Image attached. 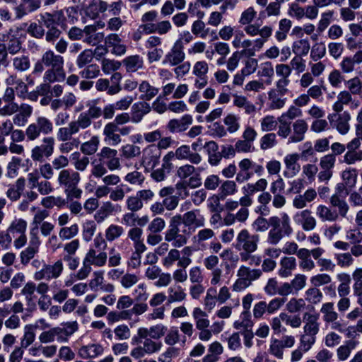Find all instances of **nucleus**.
<instances>
[{
    "label": "nucleus",
    "instance_id": "obj_8",
    "mask_svg": "<svg viewBox=\"0 0 362 362\" xmlns=\"http://www.w3.org/2000/svg\"><path fill=\"white\" fill-rule=\"evenodd\" d=\"M53 129L54 125L49 119L45 116H39L35 122L27 127L25 134L28 141H35L40 137L41 134H49Z\"/></svg>",
    "mask_w": 362,
    "mask_h": 362
},
{
    "label": "nucleus",
    "instance_id": "obj_13",
    "mask_svg": "<svg viewBox=\"0 0 362 362\" xmlns=\"http://www.w3.org/2000/svg\"><path fill=\"white\" fill-rule=\"evenodd\" d=\"M63 270L64 264L62 259H58L52 264H45L40 271L34 274V279L36 281L56 279L61 276Z\"/></svg>",
    "mask_w": 362,
    "mask_h": 362
},
{
    "label": "nucleus",
    "instance_id": "obj_49",
    "mask_svg": "<svg viewBox=\"0 0 362 362\" xmlns=\"http://www.w3.org/2000/svg\"><path fill=\"white\" fill-rule=\"evenodd\" d=\"M99 145L100 138L94 135L88 141L80 144V151L86 156H92L98 151Z\"/></svg>",
    "mask_w": 362,
    "mask_h": 362
},
{
    "label": "nucleus",
    "instance_id": "obj_53",
    "mask_svg": "<svg viewBox=\"0 0 362 362\" xmlns=\"http://www.w3.org/2000/svg\"><path fill=\"white\" fill-rule=\"evenodd\" d=\"M168 303L182 302L186 299L187 294L180 286H172L168 288Z\"/></svg>",
    "mask_w": 362,
    "mask_h": 362
},
{
    "label": "nucleus",
    "instance_id": "obj_28",
    "mask_svg": "<svg viewBox=\"0 0 362 362\" xmlns=\"http://www.w3.org/2000/svg\"><path fill=\"white\" fill-rule=\"evenodd\" d=\"M167 327L164 325L158 324L151 326L149 328L139 327L137 329V333L139 338H146L147 337H150V338L153 339H159L165 335Z\"/></svg>",
    "mask_w": 362,
    "mask_h": 362
},
{
    "label": "nucleus",
    "instance_id": "obj_40",
    "mask_svg": "<svg viewBox=\"0 0 362 362\" xmlns=\"http://www.w3.org/2000/svg\"><path fill=\"white\" fill-rule=\"evenodd\" d=\"M316 216L322 222H335L338 220V214L329 206L319 204L315 209Z\"/></svg>",
    "mask_w": 362,
    "mask_h": 362
},
{
    "label": "nucleus",
    "instance_id": "obj_54",
    "mask_svg": "<svg viewBox=\"0 0 362 362\" xmlns=\"http://www.w3.org/2000/svg\"><path fill=\"white\" fill-rule=\"evenodd\" d=\"M191 31L194 35L202 39L206 38L210 34V28H207L206 24L201 19H197L192 23Z\"/></svg>",
    "mask_w": 362,
    "mask_h": 362
},
{
    "label": "nucleus",
    "instance_id": "obj_61",
    "mask_svg": "<svg viewBox=\"0 0 362 362\" xmlns=\"http://www.w3.org/2000/svg\"><path fill=\"white\" fill-rule=\"evenodd\" d=\"M278 144L276 134L274 132H267L259 139V147L265 151L271 149Z\"/></svg>",
    "mask_w": 362,
    "mask_h": 362
},
{
    "label": "nucleus",
    "instance_id": "obj_51",
    "mask_svg": "<svg viewBox=\"0 0 362 362\" xmlns=\"http://www.w3.org/2000/svg\"><path fill=\"white\" fill-rule=\"evenodd\" d=\"M298 266L299 268L305 272H309L315 268V263L311 257L307 253L304 252L303 248H300V251L298 253Z\"/></svg>",
    "mask_w": 362,
    "mask_h": 362
},
{
    "label": "nucleus",
    "instance_id": "obj_44",
    "mask_svg": "<svg viewBox=\"0 0 362 362\" xmlns=\"http://www.w3.org/2000/svg\"><path fill=\"white\" fill-rule=\"evenodd\" d=\"M139 91L141 93L140 99L143 101H149L153 99L159 91V89L150 84L147 81H142L139 85Z\"/></svg>",
    "mask_w": 362,
    "mask_h": 362
},
{
    "label": "nucleus",
    "instance_id": "obj_22",
    "mask_svg": "<svg viewBox=\"0 0 362 362\" xmlns=\"http://www.w3.org/2000/svg\"><path fill=\"white\" fill-rule=\"evenodd\" d=\"M291 134L288 143H298L304 140L308 130V124L304 119H298L292 124Z\"/></svg>",
    "mask_w": 362,
    "mask_h": 362
},
{
    "label": "nucleus",
    "instance_id": "obj_35",
    "mask_svg": "<svg viewBox=\"0 0 362 362\" xmlns=\"http://www.w3.org/2000/svg\"><path fill=\"white\" fill-rule=\"evenodd\" d=\"M108 8V4L103 0H90L85 11L87 16L93 19L99 16L100 13H104Z\"/></svg>",
    "mask_w": 362,
    "mask_h": 362
},
{
    "label": "nucleus",
    "instance_id": "obj_46",
    "mask_svg": "<svg viewBox=\"0 0 362 362\" xmlns=\"http://www.w3.org/2000/svg\"><path fill=\"white\" fill-rule=\"evenodd\" d=\"M192 317L197 329H205V328H208L210 325L207 313L201 308L196 307L193 309Z\"/></svg>",
    "mask_w": 362,
    "mask_h": 362
},
{
    "label": "nucleus",
    "instance_id": "obj_11",
    "mask_svg": "<svg viewBox=\"0 0 362 362\" xmlns=\"http://www.w3.org/2000/svg\"><path fill=\"white\" fill-rule=\"evenodd\" d=\"M108 169L101 162H91L90 176L95 179H102L103 185L110 186L117 185L120 181V177L116 174H108Z\"/></svg>",
    "mask_w": 362,
    "mask_h": 362
},
{
    "label": "nucleus",
    "instance_id": "obj_62",
    "mask_svg": "<svg viewBox=\"0 0 362 362\" xmlns=\"http://www.w3.org/2000/svg\"><path fill=\"white\" fill-rule=\"evenodd\" d=\"M346 90L352 95H360L362 94V80L358 76L353 77L344 81Z\"/></svg>",
    "mask_w": 362,
    "mask_h": 362
},
{
    "label": "nucleus",
    "instance_id": "obj_10",
    "mask_svg": "<svg viewBox=\"0 0 362 362\" xmlns=\"http://www.w3.org/2000/svg\"><path fill=\"white\" fill-rule=\"evenodd\" d=\"M55 139L53 136H45L41 144L35 146L31 150L30 157L33 161L42 162L45 158L52 156L54 151Z\"/></svg>",
    "mask_w": 362,
    "mask_h": 362
},
{
    "label": "nucleus",
    "instance_id": "obj_34",
    "mask_svg": "<svg viewBox=\"0 0 362 362\" xmlns=\"http://www.w3.org/2000/svg\"><path fill=\"white\" fill-rule=\"evenodd\" d=\"M84 32L83 42L91 46H95L103 41L105 35L103 33H97L95 27L86 25L83 29Z\"/></svg>",
    "mask_w": 362,
    "mask_h": 362
},
{
    "label": "nucleus",
    "instance_id": "obj_6",
    "mask_svg": "<svg viewBox=\"0 0 362 362\" xmlns=\"http://www.w3.org/2000/svg\"><path fill=\"white\" fill-rule=\"evenodd\" d=\"M259 243V235L252 234L244 228L240 230L236 236L235 247L240 251V257L241 255L255 252L258 249Z\"/></svg>",
    "mask_w": 362,
    "mask_h": 362
},
{
    "label": "nucleus",
    "instance_id": "obj_2",
    "mask_svg": "<svg viewBox=\"0 0 362 362\" xmlns=\"http://www.w3.org/2000/svg\"><path fill=\"white\" fill-rule=\"evenodd\" d=\"M107 261V254L105 251L89 249L83 259L81 269L78 271L76 277L78 280L86 279L92 271L91 266L96 267H104Z\"/></svg>",
    "mask_w": 362,
    "mask_h": 362
},
{
    "label": "nucleus",
    "instance_id": "obj_39",
    "mask_svg": "<svg viewBox=\"0 0 362 362\" xmlns=\"http://www.w3.org/2000/svg\"><path fill=\"white\" fill-rule=\"evenodd\" d=\"M122 64L127 72L134 73L143 69L144 62L142 57L135 54L125 57L122 60Z\"/></svg>",
    "mask_w": 362,
    "mask_h": 362
},
{
    "label": "nucleus",
    "instance_id": "obj_7",
    "mask_svg": "<svg viewBox=\"0 0 362 362\" xmlns=\"http://www.w3.org/2000/svg\"><path fill=\"white\" fill-rule=\"evenodd\" d=\"M237 276L232 288L233 291L239 292L252 285V281L259 279L262 276V270L242 265L237 272Z\"/></svg>",
    "mask_w": 362,
    "mask_h": 362
},
{
    "label": "nucleus",
    "instance_id": "obj_47",
    "mask_svg": "<svg viewBox=\"0 0 362 362\" xmlns=\"http://www.w3.org/2000/svg\"><path fill=\"white\" fill-rule=\"evenodd\" d=\"M43 82L36 87V93L40 96H46L50 93L51 84L54 83H60L64 80L58 78L57 77L51 76L49 75L46 76V74H43Z\"/></svg>",
    "mask_w": 362,
    "mask_h": 362
},
{
    "label": "nucleus",
    "instance_id": "obj_41",
    "mask_svg": "<svg viewBox=\"0 0 362 362\" xmlns=\"http://www.w3.org/2000/svg\"><path fill=\"white\" fill-rule=\"evenodd\" d=\"M40 240L38 238H32L30 241L29 246L22 251L20 255L21 262L23 265H26L35 255L38 252Z\"/></svg>",
    "mask_w": 362,
    "mask_h": 362
},
{
    "label": "nucleus",
    "instance_id": "obj_16",
    "mask_svg": "<svg viewBox=\"0 0 362 362\" xmlns=\"http://www.w3.org/2000/svg\"><path fill=\"white\" fill-rule=\"evenodd\" d=\"M52 328L54 341L59 343H66L71 336L78 330V325L76 321L66 322Z\"/></svg>",
    "mask_w": 362,
    "mask_h": 362
},
{
    "label": "nucleus",
    "instance_id": "obj_23",
    "mask_svg": "<svg viewBox=\"0 0 362 362\" xmlns=\"http://www.w3.org/2000/svg\"><path fill=\"white\" fill-rule=\"evenodd\" d=\"M300 158V154L297 153H288L285 156L284 163L286 170L284 172V175L286 177H293L300 172V165L298 163Z\"/></svg>",
    "mask_w": 362,
    "mask_h": 362
},
{
    "label": "nucleus",
    "instance_id": "obj_60",
    "mask_svg": "<svg viewBox=\"0 0 362 362\" xmlns=\"http://www.w3.org/2000/svg\"><path fill=\"white\" fill-rule=\"evenodd\" d=\"M310 49V44L308 39H300L293 43L292 50L297 56H306Z\"/></svg>",
    "mask_w": 362,
    "mask_h": 362
},
{
    "label": "nucleus",
    "instance_id": "obj_4",
    "mask_svg": "<svg viewBox=\"0 0 362 362\" xmlns=\"http://www.w3.org/2000/svg\"><path fill=\"white\" fill-rule=\"evenodd\" d=\"M42 61L48 69L45 71L46 76L57 77L65 80L66 72L64 68V59L52 49H47L42 54Z\"/></svg>",
    "mask_w": 362,
    "mask_h": 362
},
{
    "label": "nucleus",
    "instance_id": "obj_20",
    "mask_svg": "<svg viewBox=\"0 0 362 362\" xmlns=\"http://www.w3.org/2000/svg\"><path fill=\"white\" fill-rule=\"evenodd\" d=\"M293 218L305 231L313 230L317 226V220L310 209H303L297 212Z\"/></svg>",
    "mask_w": 362,
    "mask_h": 362
},
{
    "label": "nucleus",
    "instance_id": "obj_18",
    "mask_svg": "<svg viewBox=\"0 0 362 362\" xmlns=\"http://www.w3.org/2000/svg\"><path fill=\"white\" fill-rule=\"evenodd\" d=\"M206 218L199 209H194L183 214V224L185 228L193 229L203 228Z\"/></svg>",
    "mask_w": 362,
    "mask_h": 362
},
{
    "label": "nucleus",
    "instance_id": "obj_26",
    "mask_svg": "<svg viewBox=\"0 0 362 362\" xmlns=\"http://www.w3.org/2000/svg\"><path fill=\"white\" fill-rule=\"evenodd\" d=\"M360 147L351 141L348 142L346 144L347 151L343 156L342 162L347 165H354L356 163L361 162L362 149Z\"/></svg>",
    "mask_w": 362,
    "mask_h": 362
},
{
    "label": "nucleus",
    "instance_id": "obj_27",
    "mask_svg": "<svg viewBox=\"0 0 362 362\" xmlns=\"http://www.w3.org/2000/svg\"><path fill=\"white\" fill-rule=\"evenodd\" d=\"M177 159L182 160H188L192 164L198 165L202 160V158L200 154L197 152H193L188 145H182L175 150Z\"/></svg>",
    "mask_w": 362,
    "mask_h": 362
},
{
    "label": "nucleus",
    "instance_id": "obj_57",
    "mask_svg": "<svg viewBox=\"0 0 362 362\" xmlns=\"http://www.w3.org/2000/svg\"><path fill=\"white\" fill-rule=\"evenodd\" d=\"M238 192V187L235 181L225 180L218 189L220 199H225L228 196L234 195Z\"/></svg>",
    "mask_w": 362,
    "mask_h": 362
},
{
    "label": "nucleus",
    "instance_id": "obj_15",
    "mask_svg": "<svg viewBox=\"0 0 362 362\" xmlns=\"http://www.w3.org/2000/svg\"><path fill=\"white\" fill-rule=\"evenodd\" d=\"M160 155V151L156 145H148L142 150L140 164L146 171H149L159 163Z\"/></svg>",
    "mask_w": 362,
    "mask_h": 362
},
{
    "label": "nucleus",
    "instance_id": "obj_1",
    "mask_svg": "<svg viewBox=\"0 0 362 362\" xmlns=\"http://www.w3.org/2000/svg\"><path fill=\"white\" fill-rule=\"evenodd\" d=\"M57 183L64 189L68 200L80 199L83 191L78 187L81 180L80 174L70 169L61 170L57 175Z\"/></svg>",
    "mask_w": 362,
    "mask_h": 362
},
{
    "label": "nucleus",
    "instance_id": "obj_42",
    "mask_svg": "<svg viewBox=\"0 0 362 362\" xmlns=\"http://www.w3.org/2000/svg\"><path fill=\"white\" fill-rule=\"evenodd\" d=\"M296 267V259L293 257H284L280 261V268L278 274L283 278H286L292 274V272Z\"/></svg>",
    "mask_w": 362,
    "mask_h": 362
},
{
    "label": "nucleus",
    "instance_id": "obj_55",
    "mask_svg": "<svg viewBox=\"0 0 362 362\" xmlns=\"http://www.w3.org/2000/svg\"><path fill=\"white\" fill-rule=\"evenodd\" d=\"M27 228V222L23 218L14 219L8 228L7 230L13 236L16 238V236L23 235L25 233Z\"/></svg>",
    "mask_w": 362,
    "mask_h": 362
},
{
    "label": "nucleus",
    "instance_id": "obj_36",
    "mask_svg": "<svg viewBox=\"0 0 362 362\" xmlns=\"http://www.w3.org/2000/svg\"><path fill=\"white\" fill-rule=\"evenodd\" d=\"M185 57L181 46L175 44L171 50L165 55L163 62V64H168L171 66H176L180 64Z\"/></svg>",
    "mask_w": 362,
    "mask_h": 362
},
{
    "label": "nucleus",
    "instance_id": "obj_52",
    "mask_svg": "<svg viewBox=\"0 0 362 362\" xmlns=\"http://www.w3.org/2000/svg\"><path fill=\"white\" fill-rule=\"evenodd\" d=\"M334 12L332 11H328L324 12L321 15V18L317 24V33L311 37L313 40H316L319 35L324 33V31L328 28L331 23V20L333 16Z\"/></svg>",
    "mask_w": 362,
    "mask_h": 362
},
{
    "label": "nucleus",
    "instance_id": "obj_29",
    "mask_svg": "<svg viewBox=\"0 0 362 362\" xmlns=\"http://www.w3.org/2000/svg\"><path fill=\"white\" fill-rule=\"evenodd\" d=\"M304 321L303 332L310 334L316 337L320 330V323L318 322V315L305 313L303 315Z\"/></svg>",
    "mask_w": 362,
    "mask_h": 362
},
{
    "label": "nucleus",
    "instance_id": "obj_32",
    "mask_svg": "<svg viewBox=\"0 0 362 362\" xmlns=\"http://www.w3.org/2000/svg\"><path fill=\"white\" fill-rule=\"evenodd\" d=\"M104 136V141L112 146H117L122 141V137L118 132V127L112 124L110 122L107 123L103 131Z\"/></svg>",
    "mask_w": 362,
    "mask_h": 362
},
{
    "label": "nucleus",
    "instance_id": "obj_37",
    "mask_svg": "<svg viewBox=\"0 0 362 362\" xmlns=\"http://www.w3.org/2000/svg\"><path fill=\"white\" fill-rule=\"evenodd\" d=\"M359 344L356 339H348L337 349V356L339 361H344L349 358L353 350Z\"/></svg>",
    "mask_w": 362,
    "mask_h": 362
},
{
    "label": "nucleus",
    "instance_id": "obj_33",
    "mask_svg": "<svg viewBox=\"0 0 362 362\" xmlns=\"http://www.w3.org/2000/svg\"><path fill=\"white\" fill-rule=\"evenodd\" d=\"M193 119L190 115H185L180 119H170L167 125L170 132H182L185 131L192 124Z\"/></svg>",
    "mask_w": 362,
    "mask_h": 362
},
{
    "label": "nucleus",
    "instance_id": "obj_45",
    "mask_svg": "<svg viewBox=\"0 0 362 362\" xmlns=\"http://www.w3.org/2000/svg\"><path fill=\"white\" fill-rule=\"evenodd\" d=\"M25 186V179L24 177L18 178L15 184L9 186L6 196L11 201H17L20 199Z\"/></svg>",
    "mask_w": 362,
    "mask_h": 362
},
{
    "label": "nucleus",
    "instance_id": "obj_25",
    "mask_svg": "<svg viewBox=\"0 0 362 362\" xmlns=\"http://www.w3.org/2000/svg\"><path fill=\"white\" fill-rule=\"evenodd\" d=\"M215 235V232L211 228H201L192 237V241L197 249L204 250L206 247V242L213 239Z\"/></svg>",
    "mask_w": 362,
    "mask_h": 362
},
{
    "label": "nucleus",
    "instance_id": "obj_19",
    "mask_svg": "<svg viewBox=\"0 0 362 362\" xmlns=\"http://www.w3.org/2000/svg\"><path fill=\"white\" fill-rule=\"evenodd\" d=\"M243 33L245 32L247 35L250 37H255L259 35V38L256 40H262L263 43H266L269 37L272 35L273 29L269 25H264L262 28L257 23H249L244 25Z\"/></svg>",
    "mask_w": 362,
    "mask_h": 362
},
{
    "label": "nucleus",
    "instance_id": "obj_63",
    "mask_svg": "<svg viewBox=\"0 0 362 362\" xmlns=\"http://www.w3.org/2000/svg\"><path fill=\"white\" fill-rule=\"evenodd\" d=\"M322 298L323 293L319 288L315 286L308 288L305 292V301L306 300L313 305L320 303L322 300Z\"/></svg>",
    "mask_w": 362,
    "mask_h": 362
},
{
    "label": "nucleus",
    "instance_id": "obj_5",
    "mask_svg": "<svg viewBox=\"0 0 362 362\" xmlns=\"http://www.w3.org/2000/svg\"><path fill=\"white\" fill-rule=\"evenodd\" d=\"M132 340L136 343L141 344V345L134 347L130 351V356L134 359H140L145 356L153 355L159 352L163 347V344L160 341H154L153 339L148 337L139 338L138 333Z\"/></svg>",
    "mask_w": 362,
    "mask_h": 362
},
{
    "label": "nucleus",
    "instance_id": "obj_24",
    "mask_svg": "<svg viewBox=\"0 0 362 362\" xmlns=\"http://www.w3.org/2000/svg\"><path fill=\"white\" fill-rule=\"evenodd\" d=\"M104 349L97 342L82 344L78 349V355L84 359L95 358L103 354Z\"/></svg>",
    "mask_w": 362,
    "mask_h": 362
},
{
    "label": "nucleus",
    "instance_id": "obj_56",
    "mask_svg": "<svg viewBox=\"0 0 362 362\" xmlns=\"http://www.w3.org/2000/svg\"><path fill=\"white\" fill-rule=\"evenodd\" d=\"M124 229L117 224H110L105 230V237L107 242H113L123 235Z\"/></svg>",
    "mask_w": 362,
    "mask_h": 362
},
{
    "label": "nucleus",
    "instance_id": "obj_48",
    "mask_svg": "<svg viewBox=\"0 0 362 362\" xmlns=\"http://www.w3.org/2000/svg\"><path fill=\"white\" fill-rule=\"evenodd\" d=\"M274 76L273 64L271 62H264L261 63L257 71V76L265 78L264 83L267 86H270L272 83Z\"/></svg>",
    "mask_w": 362,
    "mask_h": 362
},
{
    "label": "nucleus",
    "instance_id": "obj_21",
    "mask_svg": "<svg viewBox=\"0 0 362 362\" xmlns=\"http://www.w3.org/2000/svg\"><path fill=\"white\" fill-rule=\"evenodd\" d=\"M344 105H351V108H356L359 106V102L355 101L352 94L348 90H341L337 95V100L332 105V110L339 113L344 110Z\"/></svg>",
    "mask_w": 362,
    "mask_h": 362
},
{
    "label": "nucleus",
    "instance_id": "obj_12",
    "mask_svg": "<svg viewBox=\"0 0 362 362\" xmlns=\"http://www.w3.org/2000/svg\"><path fill=\"white\" fill-rule=\"evenodd\" d=\"M97 156L98 160H94L92 162H101L105 165L106 163V168L110 171L121 168L120 158L118 157V152L116 149L104 146L100 149Z\"/></svg>",
    "mask_w": 362,
    "mask_h": 362
},
{
    "label": "nucleus",
    "instance_id": "obj_17",
    "mask_svg": "<svg viewBox=\"0 0 362 362\" xmlns=\"http://www.w3.org/2000/svg\"><path fill=\"white\" fill-rule=\"evenodd\" d=\"M190 236V232L184 227L182 230L176 228L167 230L165 233V240L168 243H172L174 247H181L185 245Z\"/></svg>",
    "mask_w": 362,
    "mask_h": 362
},
{
    "label": "nucleus",
    "instance_id": "obj_59",
    "mask_svg": "<svg viewBox=\"0 0 362 362\" xmlns=\"http://www.w3.org/2000/svg\"><path fill=\"white\" fill-rule=\"evenodd\" d=\"M278 118L274 115H266L259 120L260 129L262 132H272L276 129Z\"/></svg>",
    "mask_w": 362,
    "mask_h": 362
},
{
    "label": "nucleus",
    "instance_id": "obj_64",
    "mask_svg": "<svg viewBox=\"0 0 362 362\" xmlns=\"http://www.w3.org/2000/svg\"><path fill=\"white\" fill-rule=\"evenodd\" d=\"M343 183L347 186L348 189H352L355 187L357 180V171L354 168H348L341 173Z\"/></svg>",
    "mask_w": 362,
    "mask_h": 362
},
{
    "label": "nucleus",
    "instance_id": "obj_9",
    "mask_svg": "<svg viewBox=\"0 0 362 362\" xmlns=\"http://www.w3.org/2000/svg\"><path fill=\"white\" fill-rule=\"evenodd\" d=\"M320 312L325 325L329 326L332 330L343 333L344 325L341 320H339V315L335 310L333 302L324 303L320 309Z\"/></svg>",
    "mask_w": 362,
    "mask_h": 362
},
{
    "label": "nucleus",
    "instance_id": "obj_31",
    "mask_svg": "<svg viewBox=\"0 0 362 362\" xmlns=\"http://www.w3.org/2000/svg\"><path fill=\"white\" fill-rule=\"evenodd\" d=\"M151 111V107L149 103L145 101H140L133 104L132 107L131 116L132 123L138 124L141 122L144 117Z\"/></svg>",
    "mask_w": 362,
    "mask_h": 362
},
{
    "label": "nucleus",
    "instance_id": "obj_58",
    "mask_svg": "<svg viewBox=\"0 0 362 362\" xmlns=\"http://www.w3.org/2000/svg\"><path fill=\"white\" fill-rule=\"evenodd\" d=\"M280 94L275 89H271L268 92L269 107L271 110H279L284 107L286 99L279 97Z\"/></svg>",
    "mask_w": 362,
    "mask_h": 362
},
{
    "label": "nucleus",
    "instance_id": "obj_38",
    "mask_svg": "<svg viewBox=\"0 0 362 362\" xmlns=\"http://www.w3.org/2000/svg\"><path fill=\"white\" fill-rule=\"evenodd\" d=\"M105 43L112 47V52L117 56L124 55L127 52V47L122 43V40L117 34L112 33L105 37Z\"/></svg>",
    "mask_w": 362,
    "mask_h": 362
},
{
    "label": "nucleus",
    "instance_id": "obj_50",
    "mask_svg": "<svg viewBox=\"0 0 362 362\" xmlns=\"http://www.w3.org/2000/svg\"><path fill=\"white\" fill-rule=\"evenodd\" d=\"M0 40L6 42L5 43L6 49L11 54L18 53L21 49V43L19 39L11 35V33L1 35Z\"/></svg>",
    "mask_w": 362,
    "mask_h": 362
},
{
    "label": "nucleus",
    "instance_id": "obj_30",
    "mask_svg": "<svg viewBox=\"0 0 362 362\" xmlns=\"http://www.w3.org/2000/svg\"><path fill=\"white\" fill-rule=\"evenodd\" d=\"M269 226L272 229L282 230V231L287 232L293 231L290 224V218L286 213H281L279 216H271L269 219Z\"/></svg>",
    "mask_w": 362,
    "mask_h": 362
},
{
    "label": "nucleus",
    "instance_id": "obj_43",
    "mask_svg": "<svg viewBox=\"0 0 362 362\" xmlns=\"http://www.w3.org/2000/svg\"><path fill=\"white\" fill-rule=\"evenodd\" d=\"M329 202L332 206L337 209V214L339 217L346 218L349 211V206L346 201L339 196V194H332Z\"/></svg>",
    "mask_w": 362,
    "mask_h": 362
},
{
    "label": "nucleus",
    "instance_id": "obj_3",
    "mask_svg": "<svg viewBox=\"0 0 362 362\" xmlns=\"http://www.w3.org/2000/svg\"><path fill=\"white\" fill-rule=\"evenodd\" d=\"M231 43L235 49H241L239 53L246 57H255L265 44L262 40L246 38L243 30L236 31Z\"/></svg>",
    "mask_w": 362,
    "mask_h": 362
},
{
    "label": "nucleus",
    "instance_id": "obj_14",
    "mask_svg": "<svg viewBox=\"0 0 362 362\" xmlns=\"http://www.w3.org/2000/svg\"><path fill=\"white\" fill-rule=\"evenodd\" d=\"M351 115L349 112L344 111L342 113L329 114L327 119L331 127L335 129L341 135H346L350 131Z\"/></svg>",
    "mask_w": 362,
    "mask_h": 362
}]
</instances>
